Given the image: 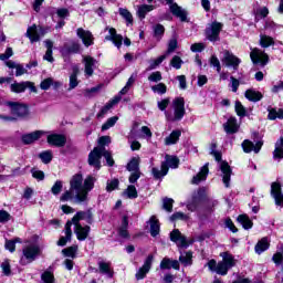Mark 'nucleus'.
<instances>
[{
	"label": "nucleus",
	"mask_w": 283,
	"mask_h": 283,
	"mask_svg": "<svg viewBox=\"0 0 283 283\" xmlns=\"http://www.w3.org/2000/svg\"><path fill=\"white\" fill-rule=\"evenodd\" d=\"M96 178L88 176L83 180L82 174H75L70 180V189L60 197V202L74 201L75 205H83L90 200V191L94 189Z\"/></svg>",
	"instance_id": "1"
},
{
	"label": "nucleus",
	"mask_w": 283,
	"mask_h": 283,
	"mask_svg": "<svg viewBox=\"0 0 283 283\" xmlns=\"http://www.w3.org/2000/svg\"><path fill=\"white\" fill-rule=\"evenodd\" d=\"M222 261L217 263L216 260H210L207 263L209 271L218 273V275H227L229 273V269H233L235 266V259L229 253H221Z\"/></svg>",
	"instance_id": "2"
},
{
	"label": "nucleus",
	"mask_w": 283,
	"mask_h": 283,
	"mask_svg": "<svg viewBox=\"0 0 283 283\" xmlns=\"http://www.w3.org/2000/svg\"><path fill=\"white\" fill-rule=\"evenodd\" d=\"M3 105L9 107L11 114V116L0 115L3 120H19V118H28L30 116V108L24 103L7 101Z\"/></svg>",
	"instance_id": "3"
},
{
	"label": "nucleus",
	"mask_w": 283,
	"mask_h": 283,
	"mask_svg": "<svg viewBox=\"0 0 283 283\" xmlns=\"http://www.w3.org/2000/svg\"><path fill=\"white\" fill-rule=\"evenodd\" d=\"M106 159L108 167H114V158H112V153H109L105 147H95L88 154V165L95 167V169H101V158Z\"/></svg>",
	"instance_id": "4"
},
{
	"label": "nucleus",
	"mask_w": 283,
	"mask_h": 283,
	"mask_svg": "<svg viewBox=\"0 0 283 283\" xmlns=\"http://www.w3.org/2000/svg\"><path fill=\"white\" fill-rule=\"evenodd\" d=\"M41 255V248L36 244H30L23 248L22 256L20 258V264L25 266L28 264H32L36 258Z\"/></svg>",
	"instance_id": "5"
},
{
	"label": "nucleus",
	"mask_w": 283,
	"mask_h": 283,
	"mask_svg": "<svg viewBox=\"0 0 283 283\" xmlns=\"http://www.w3.org/2000/svg\"><path fill=\"white\" fill-rule=\"evenodd\" d=\"M174 115H170L168 112H165L167 120L176 122L182 120L185 116V98L176 97L172 101Z\"/></svg>",
	"instance_id": "6"
},
{
	"label": "nucleus",
	"mask_w": 283,
	"mask_h": 283,
	"mask_svg": "<svg viewBox=\"0 0 283 283\" xmlns=\"http://www.w3.org/2000/svg\"><path fill=\"white\" fill-rule=\"evenodd\" d=\"M222 23L217 21L208 24V27L206 28V39H208V41H211V43L220 41V32H222Z\"/></svg>",
	"instance_id": "7"
},
{
	"label": "nucleus",
	"mask_w": 283,
	"mask_h": 283,
	"mask_svg": "<svg viewBox=\"0 0 283 283\" xmlns=\"http://www.w3.org/2000/svg\"><path fill=\"white\" fill-rule=\"evenodd\" d=\"M223 65H226V67H232L234 71L238 70V67H240V63H242V61L235 56L233 53H231V51H223V57L221 59Z\"/></svg>",
	"instance_id": "8"
},
{
	"label": "nucleus",
	"mask_w": 283,
	"mask_h": 283,
	"mask_svg": "<svg viewBox=\"0 0 283 283\" xmlns=\"http://www.w3.org/2000/svg\"><path fill=\"white\" fill-rule=\"evenodd\" d=\"M250 59L254 65L264 67L269 63V55L260 49H253L250 53Z\"/></svg>",
	"instance_id": "9"
},
{
	"label": "nucleus",
	"mask_w": 283,
	"mask_h": 283,
	"mask_svg": "<svg viewBox=\"0 0 283 283\" xmlns=\"http://www.w3.org/2000/svg\"><path fill=\"white\" fill-rule=\"evenodd\" d=\"M60 52L62 56H70V54H78L81 52V43L71 40L61 48Z\"/></svg>",
	"instance_id": "10"
},
{
	"label": "nucleus",
	"mask_w": 283,
	"mask_h": 283,
	"mask_svg": "<svg viewBox=\"0 0 283 283\" xmlns=\"http://www.w3.org/2000/svg\"><path fill=\"white\" fill-rule=\"evenodd\" d=\"M151 264H154V256L151 254H149L143 266L138 269V271L135 274L136 280H145V277H147V273H149V271H151Z\"/></svg>",
	"instance_id": "11"
},
{
	"label": "nucleus",
	"mask_w": 283,
	"mask_h": 283,
	"mask_svg": "<svg viewBox=\"0 0 283 283\" xmlns=\"http://www.w3.org/2000/svg\"><path fill=\"white\" fill-rule=\"evenodd\" d=\"M43 28L36 27V24H33L28 28L25 36L31 41V43H36L41 41V36H43Z\"/></svg>",
	"instance_id": "12"
},
{
	"label": "nucleus",
	"mask_w": 283,
	"mask_h": 283,
	"mask_svg": "<svg viewBox=\"0 0 283 283\" xmlns=\"http://www.w3.org/2000/svg\"><path fill=\"white\" fill-rule=\"evenodd\" d=\"M106 30H108V35L105 36V41H112V43L115 44V48L120 50V46L123 45V35L118 34L114 28L107 27Z\"/></svg>",
	"instance_id": "13"
},
{
	"label": "nucleus",
	"mask_w": 283,
	"mask_h": 283,
	"mask_svg": "<svg viewBox=\"0 0 283 283\" xmlns=\"http://www.w3.org/2000/svg\"><path fill=\"white\" fill-rule=\"evenodd\" d=\"M76 34H77L78 39L82 40L85 48H90V45H94V35L92 34V32H90L83 28H78L76 30Z\"/></svg>",
	"instance_id": "14"
},
{
	"label": "nucleus",
	"mask_w": 283,
	"mask_h": 283,
	"mask_svg": "<svg viewBox=\"0 0 283 283\" xmlns=\"http://www.w3.org/2000/svg\"><path fill=\"white\" fill-rule=\"evenodd\" d=\"M219 167L222 172V182L227 188H229L231 182V166H229L227 161H220Z\"/></svg>",
	"instance_id": "15"
},
{
	"label": "nucleus",
	"mask_w": 283,
	"mask_h": 283,
	"mask_svg": "<svg viewBox=\"0 0 283 283\" xmlns=\"http://www.w3.org/2000/svg\"><path fill=\"white\" fill-rule=\"evenodd\" d=\"M262 145H264L262 142H256V144H253V142L245 139L242 143V149L245 154H251V151H254V154H260Z\"/></svg>",
	"instance_id": "16"
},
{
	"label": "nucleus",
	"mask_w": 283,
	"mask_h": 283,
	"mask_svg": "<svg viewBox=\"0 0 283 283\" xmlns=\"http://www.w3.org/2000/svg\"><path fill=\"white\" fill-rule=\"evenodd\" d=\"M75 227L74 233L77 238V240H80V242H83L85 240H87V235H90V231L91 228L90 226H81V223H73Z\"/></svg>",
	"instance_id": "17"
},
{
	"label": "nucleus",
	"mask_w": 283,
	"mask_h": 283,
	"mask_svg": "<svg viewBox=\"0 0 283 283\" xmlns=\"http://www.w3.org/2000/svg\"><path fill=\"white\" fill-rule=\"evenodd\" d=\"M171 242H176L177 247L187 248L189 243H187V238L180 233V230L176 229L170 233Z\"/></svg>",
	"instance_id": "18"
},
{
	"label": "nucleus",
	"mask_w": 283,
	"mask_h": 283,
	"mask_svg": "<svg viewBox=\"0 0 283 283\" xmlns=\"http://www.w3.org/2000/svg\"><path fill=\"white\" fill-rule=\"evenodd\" d=\"M84 72L86 76H93L94 67H96V60L90 55L83 57Z\"/></svg>",
	"instance_id": "19"
},
{
	"label": "nucleus",
	"mask_w": 283,
	"mask_h": 283,
	"mask_svg": "<svg viewBox=\"0 0 283 283\" xmlns=\"http://www.w3.org/2000/svg\"><path fill=\"white\" fill-rule=\"evenodd\" d=\"M49 145H53L54 147H65V143L67 139L63 135L52 134L48 136Z\"/></svg>",
	"instance_id": "20"
},
{
	"label": "nucleus",
	"mask_w": 283,
	"mask_h": 283,
	"mask_svg": "<svg viewBox=\"0 0 283 283\" xmlns=\"http://www.w3.org/2000/svg\"><path fill=\"white\" fill-rule=\"evenodd\" d=\"M223 129L227 134H238L240 126L238 125V119L235 117H230L224 124Z\"/></svg>",
	"instance_id": "21"
},
{
	"label": "nucleus",
	"mask_w": 283,
	"mask_h": 283,
	"mask_svg": "<svg viewBox=\"0 0 283 283\" xmlns=\"http://www.w3.org/2000/svg\"><path fill=\"white\" fill-rule=\"evenodd\" d=\"M170 4V12L174 14V17H177L180 19V21H187V11L185 9H181L178 3H169Z\"/></svg>",
	"instance_id": "22"
},
{
	"label": "nucleus",
	"mask_w": 283,
	"mask_h": 283,
	"mask_svg": "<svg viewBox=\"0 0 283 283\" xmlns=\"http://www.w3.org/2000/svg\"><path fill=\"white\" fill-rule=\"evenodd\" d=\"M81 220H86L88 224H92V211H80L72 218V223L81 224Z\"/></svg>",
	"instance_id": "23"
},
{
	"label": "nucleus",
	"mask_w": 283,
	"mask_h": 283,
	"mask_svg": "<svg viewBox=\"0 0 283 283\" xmlns=\"http://www.w3.org/2000/svg\"><path fill=\"white\" fill-rule=\"evenodd\" d=\"M72 240V221H67L65 224V237H61L57 241L59 247H65L67 242Z\"/></svg>",
	"instance_id": "24"
},
{
	"label": "nucleus",
	"mask_w": 283,
	"mask_h": 283,
	"mask_svg": "<svg viewBox=\"0 0 283 283\" xmlns=\"http://www.w3.org/2000/svg\"><path fill=\"white\" fill-rule=\"evenodd\" d=\"M41 136H43V132L42 130H35L33 133L23 135L22 136V143L24 145H32V143H36V140H39V138H41Z\"/></svg>",
	"instance_id": "25"
},
{
	"label": "nucleus",
	"mask_w": 283,
	"mask_h": 283,
	"mask_svg": "<svg viewBox=\"0 0 283 283\" xmlns=\"http://www.w3.org/2000/svg\"><path fill=\"white\" fill-rule=\"evenodd\" d=\"M207 176H209V165L206 164L199 171V174H197L193 178H192V185H200V182L207 180Z\"/></svg>",
	"instance_id": "26"
},
{
	"label": "nucleus",
	"mask_w": 283,
	"mask_h": 283,
	"mask_svg": "<svg viewBox=\"0 0 283 283\" xmlns=\"http://www.w3.org/2000/svg\"><path fill=\"white\" fill-rule=\"evenodd\" d=\"M118 103H120V96H115L98 112L97 118H103L105 114H107L114 105H118Z\"/></svg>",
	"instance_id": "27"
},
{
	"label": "nucleus",
	"mask_w": 283,
	"mask_h": 283,
	"mask_svg": "<svg viewBox=\"0 0 283 283\" xmlns=\"http://www.w3.org/2000/svg\"><path fill=\"white\" fill-rule=\"evenodd\" d=\"M247 83H249V78H235L234 76H231L229 87H231V91L235 93L238 92V87H240V85H247Z\"/></svg>",
	"instance_id": "28"
},
{
	"label": "nucleus",
	"mask_w": 283,
	"mask_h": 283,
	"mask_svg": "<svg viewBox=\"0 0 283 283\" xmlns=\"http://www.w3.org/2000/svg\"><path fill=\"white\" fill-rule=\"evenodd\" d=\"M78 66H73V73L70 75L69 91L78 87Z\"/></svg>",
	"instance_id": "29"
},
{
	"label": "nucleus",
	"mask_w": 283,
	"mask_h": 283,
	"mask_svg": "<svg viewBox=\"0 0 283 283\" xmlns=\"http://www.w3.org/2000/svg\"><path fill=\"white\" fill-rule=\"evenodd\" d=\"M168 172H169V167H167L166 163H161L160 170L158 168L151 169V174H153L154 178H156L157 180L159 178H165V176H167Z\"/></svg>",
	"instance_id": "30"
},
{
	"label": "nucleus",
	"mask_w": 283,
	"mask_h": 283,
	"mask_svg": "<svg viewBox=\"0 0 283 283\" xmlns=\"http://www.w3.org/2000/svg\"><path fill=\"white\" fill-rule=\"evenodd\" d=\"M149 223H150V235L153 238H156V235L160 233V222H158V219L156 218V216H153L150 217Z\"/></svg>",
	"instance_id": "31"
},
{
	"label": "nucleus",
	"mask_w": 283,
	"mask_h": 283,
	"mask_svg": "<svg viewBox=\"0 0 283 283\" xmlns=\"http://www.w3.org/2000/svg\"><path fill=\"white\" fill-rule=\"evenodd\" d=\"M179 262L185 266H191L193 264V253L191 251L182 252L179 256Z\"/></svg>",
	"instance_id": "32"
},
{
	"label": "nucleus",
	"mask_w": 283,
	"mask_h": 283,
	"mask_svg": "<svg viewBox=\"0 0 283 283\" xmlns=\"http://www.w3.org/2000/svg\"><path fill=\"white\" fill-rule=\"evenodd\" d=\"M245 98H248V101H252L253 103H258V101H262V93H260L259 91L255 90H248L244 93Z\"/></svg>",
	"instance_id": "33"
},
{
	"label": "nucleus",
	"mask_w": 283,
	"mask_h": 283,
	"mask_svg": "<svg viewBox=\"0 0 283 283\" xmlns=\"http://www.w3.org/2000/svg\"><path fill=\"white\" fill-rule=\"evenodd\" d=\"M181 134L182 133L180 130H172L171 134L165 138V145H176V143L180 140Z\"/></svg>",
	"instance_id": "34"
},
{
	"label": "nucleus",
	"mask_w": 283,
	"mask_h": 283,
	"mask_svg": "<svg viewBox=\"0 0 283 283\" xmlns=\"http://www.w3.org/2000/svg\"><path fill=\"white\" fill-rule=\"evenodd\" d=\"M119 15L124 18V20L126 21V25H134V15L132 14V12H129V10L125 8H119Z\"/></svg>",
	"instance_id": "35"
},
{
	"label": "nucleus",
	"mask_w": 283,
	"mask_h": 283,
	"mask_svg": "<svg viewBox=\"0 0 283 283\" xmlns=\"http://www.w3.org/2000/svg\"><path fill=\"white\" fill-rule=\"evenodd\" d=\"M269 247H270L269 239L263 238L256 243V245L254 248L255 253H258L260 255L261 253H264V251H266L269 249Z\"/></svg>",
	"instance_id": "36"
},
{
	"label": "nucleus",
	"mask_w": 283,
	"mask_h": 283,
	"mask_svg": "<svg viewBox=\"0 0 283 283\" xmlns=\"http://www.w3.org/2000/svg\"><path fill=\"white\" fill-rule=\"evenodd\" d=\"M238 222L243 227V229H252L253 228V221L247 214H240L238 217Z\"/></svg>",
	"instance_id": "37"
},
{
	"label": "nucleus",
	"mask_w": 283,
	"mask_h": 283,
	"mask_svg": "<svg viewBox=\"0 0 283 283\" xmlns=\"http://www.w3.org/2000/svg\"><path fill=\"white\" fill-rule=\"evenodd\" d=\"M127 227H129V221L127 217H124L122 220V227L119 228L120 238H129V232H127Z\"/></svg>",
	"instance_id": "38"
},
{
	"label": "nucleus",
	"mask_w": 283,
	"mask_h": 283,
	"mask_svg": "<svg viewBox=\"0 0 283 283\" xmlns=\"http://www.w3.org/2000/svg\"><path fill=\"white\" fill-rule=\"evenodd\" d=\"M27 82H21V83H13L11 84V92H14V94H21L25 92L27 90Z\"/></svg>",
	"instance_id": "39"
},
{
	"label": "nucleus",
	"mask_w": 283,
	"mask_h": 283,
	"mask_svg": "<svg viewBox=\"0 0 283 283\" xmlns=\"http://www.w3.org/2000/svg\"><path fill=\"white\" fill-rule=\"evenodd\" d=\"M98 266H99V273H104L108 277H113L114 274L112 272V268L109 266V263H107V262H99Z\"/></svg>",
	"instance_id": "40"
},
{
	"label": "nucleus",
	"mask_w": 283,
	"mask_h": 283,
	"mask_svg": "<svg viewBox=\"0 0 283 283\" xmlns=\"http://www.w3.org/2000/svg\"><path fill=\"white\" fill-rule=\"evenodd\" d=\"M151 10H154L153 6H149V4L140 6L138 7L137 15L139 17V19H145V17H147V12H151Z\"/></svg>",
	"instance_id": "41"
},
{
	"label": "nucleus",
	"mask_w": 283,
	"mask_h": 283,
	"mask_svg": "<svg viewBox=\"0 0 283 283\" xmlns=\"http://www.w3.org/2000/svg\"><path fill=\"white\" fill-rule=\"evenodd\" d=\"M39 158L44 163V165H50L52 163V150H45L39 154Z\"/></svg>",
	"instance_id": "42"
},
{
	"label": "nucleus",
	"mask_w": 283,
	"mask_h": 283,
	"mask_svg": "<svg viewBox=\"0 0 283 283\" xmlns=\"http://www.w3.org/2000/svg\"><path fill=\"white\" fill-rule=\"evenodd\" d=\"M118 123V116L109 117L106 123L102 125V132H107V129H111V127H114Z\"/></svg>",
	"instance_id": "43"
},
{
	"label": "nucleus",
	"mask_w": 283,
	"mask_h": 283,
	"mask_svg": "<svg viewBox=\"0 0 283 283\" xmlns=\"http://www.w3.org/2000/svg\"><path fill=\"white\" fill-rule=\"evenodd\" d=\"M17 242L21 243V239L15 238L14 240H7L4 244L7 251H10V253H14L17 249Z\"/></svg>",
	"instance_id": "44"
},
{
	"label": "nucleus",
	"mask_w": 283,
	"mask_h": 283,
	"mask_svg": "<svg viewBox=\"0 0 283 283\" xmlns=\"http://www.w3.org/2000/svg\"><path fill=\"white\" fill-rule=\"evenodd\" d=\"M260 45L262 48H270V45H275V41L271 36L261 35L260 36Z\"/></svg>",
	"instance_id": "45"
},
{
	"label": "nucleus",
	"mask_w": 283,
	"mask_h": 283,
	"mask_svg": "<svg viewBox=\"0 0 283 283\" xmlns=\"http://www.w3.org/2000/svg\"><path fill=\"white\" fill-rule=\"evenodd\" d=\"M179 163L180 161L178 160V157L166 156V167H170L171 169H178Z\"/></svg>",
	"instance_id": "46"
},
{
	"label": "nucleus",
	"mask_w": 283,
	"mask_h": 283,
	"mask_svg": "<svg viewBox=\"0 0 283 283\" xmlns=\"http://www.w3.org/2000/svg\"><path fill=\"white\" fill-rule=\"evenodd\" d=\"M138 165H140V158L139 157H134L127 165V169L129 171H139L138 170Z\"/></svg>",
	"instance_id": "47"
},
{
	"label": "nucleus",
	"mask_w": 283,
	"mask_h": 283,
	"mask_svg": "<svg viewBox=\"0 0 283 283\" xmlns=\"http://www.w3.org/2000/svg\"><path fill=\"white\" fill-rule=\"evenodd\" d=\"M61 191H63V181L56 180L51 188V193H53V196H59Z\"/></svg>",
	"instance_id": "48"
},
{
	"label": "nucleus",
	"mask_w": 283,
	"mask_h": 283,
	"mask_svg": "<svg viewBox=\"0 0 283 283\" xmlns=\"http://www.w3.org/2000/svg\"><path fill=\"white\" fill-rule=\"evenodd\" d=\"M136 83V78L134 76H130L126 83V85L119 91L120 96H124V94H127L129 90H132V85Z\"/></svg>",
	"instance_id": "49"
},
{
	"label": "nucleus",
	"mask_w": 283,
	"mask_h": 283,
	"mask_svg": "<svg viewBox=\"0 0 283 283\" xmlns=\"http://www.w3.org/2000/svg\"><path fill=\"white\" fill-rule=\"evenodd\" d=\"M268 118L270 120H275V118H283V111L282 109L276 111L275 108H271L269 111Z\"/></svg>",
	"instance_id": "50"
},
{
	"label": "nucleus",
	"mask_w": 283,
	"mask_h": 283,
	"mask_svg": "<svg viewBox=\"0 0 283 283\" xmlns=\"http://www.w3.org/2000/svg\"><path fill=\"white\" fill-rule=\"evenodd\" d=\"M176 220H182L184 222H187V220H189V214H185V212H175L170 217V221L176 222Z\"/></svg>",
	"instance_id": "51"
},
{
	"label": "nucleus",
	"mask_w": 283,
	"mask_h": 283,
	"mask_svg": "<svg viewBox=\"0 0 283 283\" xmlns=\"http://www.w3.org/2000/svg\"><path fill=\"white\" fill-rule=\"evenodd\" d=\"M151 91L155 94H167V85L164 83H159L157 85L151 86Z\"/></svg>",
	"instance_id": "52"
},
{
	"label": "nucleus",
	"mask_w": 283,
	"mask_h": 283,
	"mask_svg": "<svg viewBox=\"0 0 283 283\" xmlns=\"http://www.w3.org/2000/svg\"><path fill=\"white\" fill-rule=\"evenodd\" d=\"M163 207H164L165 211H168V213H171V211H174V199L165 198L163 200Z\"/></svg>",
	"instance_id": "53"
},
{
	"label": "nucleus",
	"mask_w": 283,
	"mask_h": 283,
	"mask_svg": "<svg viewBox=\"0 0 283 283\" xmlns=\"http://www.w3.org/2000/svg\"><path fill=\"white\" fill-rule=\"evenodd\" d=\"M41 280L43 283H54V273L45 271L42 273Z\"/></svg>",
	"instance_id": "54"
},
{
	"label": "nucleus",
	"mask_w": 283,
	"mask_h": 283,
	"mask_svg": "<svg viewBox=\"0 0 283 283\" xmlns=\"http://www.w3.org/2000/svg\"><path fill=\"white\" fill-rule=\"evenodd\" d=\"M148 81H149L150 83H160V81H163V73H160L159 71L153 72V73L148 76Z\"/></svg>",
	"instance_id": "55"
},
{
	"label": "nucleus",
	"mask_w": 283,
	"mask_h": 283,
	"mask_svg": "<svg viewBox=\"0 0 283 283\" xmlns=\"http://www.w3.org/2000/svg\"><path fill=\"white\" fill-rule=\"evenodd\" d=\"M154 34L156 39L158 40L163 39V34H165V27L163 24H156L154 27Z\"/></svg>",
	"instance_id": "56"
},
{
	"label": "nucleus",
	"mask_w": 283,
	"mask_h": 283,
	"mask_svg": "<svg viewBox=\"0 0 283 283\" xmlns=\"http://www.w3.org/2000/svg\"><path fill=\"white\" fill-rule=\"evenodd\" d=\"M165 59H167V55H161V56L157 57L156 60H153L150 62V65L148 66V70H156L158 67V65H160V63H163V61H165Z\"/></svg>",
	"instance_id": "57"
},
{
	"label": "nucleus",
	"mask_w": 283,
	"mask_h": 283,
	"mask_svg": "<svg viewBox=\"0 0 283 283\" xmlns=\"http://www.w3.org/2000/svg\"><path fill=\"white\" fill-rule=\"evenodd\" d=\"M234 108H235L237 114L241 118H243V116H247V108H244V106L242 105L241 102H235Z\"/></svg>",
	"instance_id": "58"
},
{
	"label": "nucleus",
	"mask_w": 283,
	"mask_h": 283,
	"mask_svg": "<svg viewBox=\"0 0 283 283\" xmlns=\"http://www.w3.org/2000/svg\"><path fill=\"white\" fill-rule=\"evenodd\" d=\"M177 49H178V40L176 38H172L168 43L167 54H171L172 52H176Z\"/></svg>",
	"instance_id": "59"
},
{
	"label": "nucleus",
	"mask_w": 283,
	"mask_h": 283,
	"mask_svg": "<svg viewBox=\"0 0 283 283\" xmlns=\"http://www.w3.org/2000/svg\"><path fill=\"white\" fill-rule=\"evenodd\" d=\"M118 185H119L118 179H112V180L107 181L106 191L112 192L115 189H118Z\"/></svg>",
	"instance_id": "60"
},
{
	"label": "nucleus",
	"mask_w": 283,
	"mask_h": 283,
	"mask_svg": "<svg viewBox=\"0 0 283 283\" xmlns=\"http://www.w3.org/2000/svg\"><path fill=\"white\" fill-rule=\"evenodd\" d=\"M125 193L127 195V198H130V199L138 198V191L136 190L135 186H128Z\"/></svg>",
	"instance_id": "61"
},
{
	"label": "nucleus",
	"mask_w": 283,
	"mask_h": 283,
	"mask_svg": "<svg viewBox=\"0 0 283 283\" xmlns=\"http://www.w3.org/2000/svg\"><path fill=\"white\" fill-rule=\"evenodd\" d=\"M170 65L175 67V70H180V67H182V59H180L178 55H175L170 61Z\"/></svg>",
	"instance_id": "62"
},
{
	"label": "nucleus",
	"mask_w": 283,
	"mask_h": 283,
	"mask_svg": "<svg viewBox=\"0 0 283 283\" xmlns=\"http://www.w3.org/2000/svg\"><path fill=\"white\" fill-rule=\"evenodd\" d=\"M53 83H54V80H52V77H48L41 82L40 87L41 90L48 91L50 90V87H52Z\"/></svg>",
	"instance_id": "63"
},
{
	"label": "nucleus",
	"mask_w": 283,
	"mask_h": 283,
	"mask_svg": "<svg viewBox=\"0 0 283 283\" xmlns=\"http://www.w3.org/2000/svg\"><path fill=\"white\" fill-rule=\"evenodd\" d=\"M1 269H2L3 275H11L12 271L10 269V261L9 260H6L1 263Z\"/></svg>",
	"instance_id": "64"
}]
</instances>
